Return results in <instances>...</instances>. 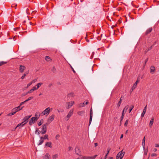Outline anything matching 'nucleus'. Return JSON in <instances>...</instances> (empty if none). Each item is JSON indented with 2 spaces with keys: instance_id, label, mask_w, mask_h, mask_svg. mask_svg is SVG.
<instances>
[{
  "instance_id": "obj_1",
  "label": "nucleus",
  "mask_w": 159,
  "mask_h": 159,
  "mask_svg": "<svg viewBox=\"0 0 159 159\" xmlns=\"http://www.w3.org/2000/svg\"><path fill=\"white\" fill-rule=\"evenodd\" d=\"M51 109L52 110V108L50 109L49 107H47L41 113V116H43L45 115H46L47 116L48 115Z\"/></svg>"
},
{
  "instance_id": "obj_2",
  "label": "nucleus",
  "mask_w": 159,
  "mask_h": 159,
  "mask_svg": "<svg viewBox=\"0 0 159 159\" xmlns=\"http://www.w3.org/2000/svg\"><path fill=\"white\" fill-rule=\"evenodd\" d=\"M48 125V123H46L42 126V130L41 131V133L42 134H44L46 133L47 128Z\"/></svg>"
},
{
  "instance_id": "obj_3",
  "label": "nucleus",
  "mask_w": 159,
  "mask_h": 159,
  "mask_svg": "<svg viewBox=\"0 0 159 159\" xmlns=\"http://www.w3.org/2000/svg\"><path fill=\"white\" fill-rule=\"evenodd\" d=\"M74 111V110L72 109L69 111L68 114L65 118V119L66 121H68L70 117L73 115Z\"/></svg>"
},
{
  "instance_id": "obj_4",
  "label": "nucleus",
  "mask_w": 159,
  "mask_h": 159,
  "mask_svg": "<svg viewBox=\"0 0 159 159\" xmlns=\"http://www.w3.org/2000/svg\"><path fill=\"white\" fill-rule=\"evenodd\" d=\"M125 154V152H123V150L119 152L117 155L116 159H122Z\"/></svg>"
},
{
  "instance_id": "obj_5",
  "label": "nucleus",
  "mask_w": 159,
  "mask_h": 159,
  "mask_svg": "<svg viewBox=\"0 0 159 159\" xmlns=\"http://www.w3.org/2000/svg\"><path fill=\"white\" fill-rule=\"evenodd\" d=\"M75 102L74 101H71L69 102H67L66 103V107L67 109H68L71 107L74 104Z\"/></svg>"
},
{
  "instance_id": "obj_6",
  "label": "nucleus",
  "mask_w": 159,
  "mask_h": 159,
  "mask_svg": "<svg viewBox=\"0 0 159 159\" xmlns=\"http://www.w3.org/2000/svg\"><path fill=\"white\" fill-rule=\"evenodd\" d=\"M55 115H52L51 116L49 117L48 118L47 123H48V125L52 121L54 118Z\"/></svg>"
},
{
  "instance_id": "obj_7",
  "label": "nucleus",
  "mask_w": 159,
  "mask_h": 159,
  "mask_svg": "<svg viewBox=\"0 0 159 159\" xmlns=\"http://www.w3.org/2000/svg\"><path fill=\"white\" fill-rule=\"evenodd\" d=\"M139 80L138 79L137 80L136 82L133 85L130 90V92H132L133 90L136 88L137 84L139 82Z\"/></svg>"
},
{
  "instance_id": "obj_8",
  "label": "nucleus",
  "mask_w": 159,
  "mask_h": 159,
  "mask_svg": "<svg viewBox=\"0 0 159 159\" xmlns=\"http://www.w3.org/2000/svg\"><path fill=\"white\" fill-rule=\"evenodd\" d=\"M97 155H95L93 157L83 156V159H95L97 156Z\"/></svg>"
},
{
  "instance_id": "obj_9",
  "label": "nucleus",
  "mask_w": 159,
  "mask_h": 159,
  "mask_svg": "<svg viewBox=\"0 0 159 159\" xmlns=\"http://www.w3.org/2000/svg\"><path fill=\"white\" fill-rule=\"evenodd\" d=\"M92 117H93V111L92 108L91 107L90 110V119H89V125H90L92 119Z\"/></svg>"
},
{
  "instance_id": "obj_10",
  "label": "nucleus",
  "mask_w": 159,
  "mask_h": 159,
  "mask_svg": "<svg viewBox=\"0 0 159 159\" xmlns=\"http://www.w3.org/2000/svg\"><path fill=\"white\" fill-rule=\"evenodd\" d=\"M31 115L25 116L23 119V122L26 124L28 122V120L31 117Z\"/></svg>"
},
{
  "instance_id": "obj_11",
  "label": "nucleus",
  "mask_w": 159,
  "mask_h": 159,
  "mask_svg": "<svg viewBox=\"0 0 159 159\" xmlns=\"http://www.w3.org/2000/svg\"><path fill=\"white\" fill-rule=\"evenodd\" d=\"M37 120H36V119L34 117H32L30 119V120L29 121V124L30 125H32L34 124L35 121H37Z\"/></svg>"
},
{
  "instance_id": "obj_12",
  "label": "nucleus",
  "mask_w": 159,
  "mask_h": 159,
  "mask_svg": "<svg viewBox=\"0 0 159 159\" xmlns=\"http://www.w3.org/2000/svg\"><path fill=\"white\" fill-rule=\"evenodd\" d=\"M40 115H41V113H40L38 111L36 112L35 115V117H34L36 119V120H38Z\"/></svg>"
},
{
  "instance_id": "obj_13",
  "label": "nucleus",
  "mask_w": 159,
  "mask_h": 159,
  "mask_svg": "<svg viewBox=\"0 0 159 159\" xmlns=\"http://www.w3.org/2000/svg\"><path fill=\"white\" fill-rule=\"evenodd\" d=\"M156 70L154 66H152L150 67V72L152 74H153L155 72Z\"/></svg>"
},
{
  "instance_id": "obj_14",
  "label": "nucleus",
  "mask_w": 159,
  "mask_h": 159,
  "mask_svg": "<svg viewBox=\"0 0 159 159\" xmlns=\"http://www.w3.org/2000/svg\"><path fill=\"white\" fill-rule=\"evenodd\" d=\"M25 124V123L23 122H22L20 123L15 128V129H16L18 127H19V128H20L21 127H23L24 125Z\"/></svg>"
},
{
  "instance_id": "obj_15",
  "label": "nucleus",
  "mask_w": 159,
  "mask_h": 159,
  "mask_svg": "<svg viewBox=\"0 0 159 159\" xmlns=\"http://www.w3.org/2000/svg\"><path fill=\"white\" fill-rule=\"evenodd\" d=\"M25 69V67L24 66L20 65V66L19 70L21 73H23L24 70Z\"/></svg>"
},
{
  "instance_id": "obj_16",
  "label": "nucleus",
  "mask_w": 159,
  "mask_h": 159,
  "mask_svg": "<svg viewBox=\"0 0 159 159\" xmlns=\"http://www.w3.org/2000/svg\"><path fill=\"white\" fill-rule=\"evenodd\" d=\"M23 107H24L23 106L20 108V106H19L18 107H16L13 108V110L16 111H17V112L20 110H21Z\"/></svg>"
},
{
  "instance_id": "obj_17",
  "label": "nucleus",
  "mask_w": 159,
  "mask_h": 159,
  "mask_svg": "<svg viewBox=\"0 0 159 159\" xmlns=\"http://www.w3.org/2000/svg\"><path fill=\"white\" fill-rule=\"evenodd\" d=\"M146 110H147V106H145L144 107V108L143 110V111L141 114V117L142 118H143V116L145 115V113L146 111Z\"/></svg>"
},
{
  "instance_id": "obj_18",
  "label": "nucleus",
  "mask_w": 159,
  "mask_h": 159,
  "mask_svg": "<svg viewBox=\"0 0 159 159\" xmlns=\"http://www.w3.org/2000/svg\"><path fill=\"white\" fill-rule=\"evenodd\" d=\"M37 90L35 86L33 87L32 88L27 92V93H32L34 90Z\"/></svg>"
},
{
  "instance_id": "obj_19",
  "label": "nucleus",
  "mask_w": 159,
  "mask_h": 159,
  "mask_svg": "<svg viewBox=\"0 0 159 159\" xmlns=\"http://www.w3.org/2000/svg\"><path fill=\"white\" fill-rule=\"evenodd\" d=\"M45 59L46 60V61L48 62H51L52 61V60L50 57L48 56H45Z\"/></svg>"
},
{
  "instance_id": "obj_20",
  "label": "nucleus",
  "mask_w": 159,
  "mask_h": 159,
  "mask_svg": "<svg viewBox=\"0 0 159 159\" xmlns=\"http://www.w3.org/2000/svg\"><path fill=\"white\" fill-rule=\"evenodd\" d=\"M123 98H124V96H121V98L120 99V101L117 104V105L118 107H119L120 106V104L121 103L122 100L123 99Z\"/></svg>"
},
{
  "instance_id": "obj_21",
  "label": "nucleus",
  "mask_w": 159,
  "mask_h": 159,
  "mask_svg": "<svg viewBox=\"0 0 159 159\" xmlns=\"http://www.w3.org/2000/svg\"><path fill=\"white\" fill-rule=\"evenodd\" d=\"M75 95L74 93L73 92H71L69 93L67 95V97L69 98H71L73 97Z\"/></svg>"
},
{
  "instance_id": "obj_22",
  "label": "nucleus",
  "mask_w": 159,
  "mask_h": 159,
  "mask_svg": "<svg viewBox=\"0 0 159 159\" xmlns=\"http://www.w3.org/2000/svg\"><path fill=\"white\" fill-rule=\"evenodd\" d=\"M75 152L77 155H79V153L80 152V149L79 147H76L75 149Z\"/></svg>"
},
{
  "instance_id": "obj_23",
  "label": "nucleus",
  "mask_w": 159,
  "mask_h": 159,
  "mask_svg": "<svg viewBox=\"0 0 159 159\" xmlns=\"http://www.w3.org/2000/svg\"><path fill=\"white\" fill-rule=\"evenodd\" d=\"M145 137H144L142 140V145L143 149H145Z\"/></svg>"
},
{
  "instance_id": "obj_24",
  "label": "nucleus",
  "mask_w": 159,
  "mask_h": 159,
  "mask_svg": "<svg viewBox=\"0 0 159 159\" xmlns=\"http://www.w3.org/2000/svg\"><path fill=\"white\" fill-rule=\"evenodd\" d=\"M152 30V28H150L148 29L145 32V34L146 35H147L148 34H149L150 33Z\"/></svg>"
},
{
  "instance_id": "obj_25",
  "label": "nucleus",
  "mask_w": 159,
  "mask_h": 159,
  "mask_svg": "<svg viewBox=\"0 0 159 159\" xmlns=\"http://www.w3.org/2000/svg\"><path fill=\"white\" fill-rule=\"evenodd\" d=\"M110 150H111V148H107V154H106V155H105L104 157V159H106L108 153H109V152Z\"/></svg>"
},
{
  "instance_id": "obj_26",
  "label": "nucleus",
  "mask_w": 159,
  "mask_h": 159,
  "mask_svg": "<svg viewBox=\"0 0 159 159\" xmlns=\"http://www.w3.org/2000/svg\"><path fill=\"white\" fill-rule=\"evenodd\" d=\"M41 139L39 140V143L38 144V145H40L42 144L43 143V137H40Z\"/></svg>"
},
{
  "instance_id": "obj_27",
  "label": "nucleus",
  "mask_w": 159,
  "mask_h": 159,
  "mask_svg": "<svg viewBox=\"0 0 159 159\" xmlns=\"http://www.w3.org/2000/svg\"><path fill=\"white\" fill-rule=\"evenodd\" d=\"M84 111H79L77 112V114L79 116H83L84 114Z\"/></svg>"
},
{
  "instance_id": "obj_28",
  "label": "nucleus",
  "mask_w": 159,
  "mask_h": 159,
  "mask_svg": "<svg viewBox=\"0 0 159 159\" xmlns=\"http://www.w3.org/2000/svg\"><path fill=\"white\" fill-rule=\"evenodd\" d=\"M29 73V71L25 72L21 78V79H23L25 76Z\"/></svg>"
},
{
  "instance_id": "obj_29",
  "label": "nucleus",
  "mask_w": 159,
  "mask_h": 159,
  "mask_svg": "<svg viewBox=\"0 0 159 159\" xmlns=\"http://www.w3.org/2000/svg\"><path fill=\"white\" fill-rule=\"evenodd\" d=\"M154 120V118H152L150 121L149 123V126L150 127H151L152 126L153 124V123Z\"/></svg>"
},
{
  "instance_id": "obj_30",
  "label": "nucleus",
  "mask_w": 159,
  "mask_h": 159,
  "mask_svg": "<svg viewBox=\"0 0 159 159\" xmlns=\"http://www.w3.org/2000/svg\"><path fill=\"white\" fill-rule=\"evenodd\" d=\"M51 143L50 142H47L45 144V145L49 147L50 148H51L52 146H51Z\"/></svg>"
},
{
  "instance_id": "obj_31",
  "label": "nucleus",
  "mask_w": 159,
  "mask_h": 159,
  "mask_svg": "<svg viewBox=\"0 0 159 159\" xmlns=\"http://www.w3.org/2000/svg\"><path fill=\"white\" fill-rule=\"evenodd\" d=\"M43 84V83H39L36 84V86H37V87L36 88V89H37V90Z\"/></svg>"
},
{
  "instance_id": "obj_32",
  "label": "nucleus",
  "mask_w": 159,
  "mask_h": 159,
  "mask_svg": "<svg viewBox=\"0 0 159 159\" xmlns=\"http://www.w3.org/2000/svg\"><path fill=\"white\" fill-rule=\"evenodd\" d=\"M50 155L48 153H46L45 155V159H50Z\"/></svg>"
},
{
  "instance_id": "obj_33",
  "label": "nucleus",
  "mask_w": 159,
  "mask_h": 159,
  "mask_svg": "<svg viewBox=\"0 0 159 159\" xmlns=\"http://www.w3.org/2000/svg\"><path fill=\"white\" fill-rule=\"evenodd\" d=\"M7 63V61H1L0 62V66L3 65L5 64H6Z\"/></svg>"
},
{
  "instance_id": "obj_34",
  "label": "nucleus",
  "mask_w": 159,
  "mask_h": 159,
  "mask_svg": "<svg viewBox=\"0 0 159 159\" xmlns=\"http://www.w3.org/2000/svg\"><path fill=\"white\" fill-rule=\"evenodd\" d=\"M43 119H42L40 122L38 123V125L39 126H40L43 123Z\"/></svg>"
},
{
  "instance_id": "obj_35",
  "label": "nucleus",
  "mask_w": 159,
  "mask_h": 159,
  "mask_svg": "<svg viewBox=\"0 0 159 159\" xmlns=\"http://www.w3.org/2000/svg\"><path fill=\"white\" fill-rule=\"evenodd\" d=\"M84 102H84L81 103H80V104L79 105V107H84Z\"/></svg>"
},
{
  "instance_id": "obj_36",
  "label": "nucleus",
  "mask_w": 159,
  "mask_h": 159,
  "mask_svg": "<svg viewBox=\"0 0 159 159\" xmlns=\"http://www.w3.org/2000/svg\"><path fill=\"white\" fill-rule=\"evenodd\" d=\"M58 157V154H56L54 155H53L52 156V159H56Z\"/></svg>"
},
{
  "instance_id": "obj_37",
  "label": "nucleus",
  "mask_w": 159,
  "mask_h": 159,
  "mask_svg": "<svg viewBox=\"0 0 159 159\" xmlns=\"http://www.w3.org/2000/svg\"><path fill=\"white\" fill-rule=\"evenodd\" d=\"M33 98V97H29V98H28V99H27L25 101V102H26L29 101V100L32 99Z\"/></svg>"
},
{
  "instance_id": "obj_38",
  "label": "nucleus",
  "mask_w": 159,
  "mask_h": 159,
  "mask_svg": "<svg viewBox=\"0 0 159 159\" xmlns=\"http://www.w3.org/2000/svg\"><path fill=\"white\" fill-rule=\"evenodd\" d=\"M134 107V106L133 105H131L130 106V108L129 109V113H130L131 112L132 110V109Z\"/></svg>"
},
{
  "instance_id": "obj_39",
  "label": "nucleus",
  "mask_w": 159,
  "mask_h": 159,
  "mask_svg": "<svg viewBox=\"0 0 159 159\" xmlns=\"http://www.w3.org/2000/svg\"><path fill=\"white\" fill-rule=\"evenodd\" d=\"M128 108H129V106L128 105L125 107L124 108V109H123V110H124L125 111V112H126L127 111V110Z\"/></svg>"
},
{
  "instance_id": "obj_40",
  "label": "nucleus",
  "mask_w": 159,
  "mask_h": 159,
  "mask_svg": "<svg viewBox=\"0 0 159 159\" xmlns=\"http://www.w3.org/2000/svg\"><path fill=\"white\" fill-rule=\"evenodd\" d=\"M51 70L53 73H55V72H56V69L55 68V67L54 66H53L52 67Z\"/></svg>"
},
{
  "instance_id": "obj_41",
  "label": "nucleus",
  "mask_w": 159,
  "mask_h": 159,
  "mask_svg": "<svg viewBox=\"0 0 159 159\" xmlns=\"http://www.w3.org/2000/svg\"><path fill=\"white\" fill-rule=\"evenodd\" d=\"M48 135L47 134H45L44 135V137H43V139H47L48 140Z\"/></svg>"
},
{
  "instance_id": "obj_42",
  "label": "nucleus",
  "mask_w": 159,
  "mask_h": 159,
  "mask_svg": "<svg viewBox=\"0 0 159 159\" xmlns=\"http://www.w3.org/2000/svg\"><path fill=\"white\" fill-rule=\"evenodd\" d=\"M128 121H129V120H126V121H125L124 125V126H127V125H128Z\"/></svg>"
},
{
  "instance_id": "obj_43",
  "label": "nucleus",
  "mask_w": 159,
  "mask_h": 159,
  "mask_svg": "<svg viewBox=\"0 0 159 159\" xmlns=\"http://www.w3.org/2000/svg\"><path fill=\"white\" fill-rule=\"evenodd\" d=\"M15 114V112H12L11 113H9L8 115V116H11L12 115H14Z\"/></svg>"
},
{
  "instance_id": "obj_44",
  "label": "nucleus",
  "mask_w": 159,
  "mask_h": 159,
  "mask_svg": "<svg viewBox=\"0 0 159 159\" xmlns=\"http://www.w3.org/2000/svg\"><path fill=\"white\" fill-rule=\"evenodd\" d=\"M32 84V83L31 82L29 83L28 84H27L26 88H28L30 85H31Z\"/></svg>"
},
{
  "instance_id": "obj_45",
  "label": "nucleus",
  "mask_w": 159,
  "mask_h": 159,
  "mask_svg": "<svg viewBox=\"0 0 159 159\" xmlns=\"http://www.w3.org/2000/svg\"><path fill=\"white\" fill-rule=\"evenodd\" d=\"M37 79H34V80H33L31 82L32 84V83H34L35 82L37 81Z\"/></svg>"
},
{
  "instance_id": "obj_46",
  "label": "nucleus",
  "mask_w": 159,
  "mask_h": 159,
  "mask_svg": "<svg viewBox=\"0 0 159 159\" xmlns=\"http://www.w3.org/2000/svg\"><path fill=\"white\" fill-rule=\"evenodd\" d=\"M153 47V45H152L150 47L148 48L147 50L148 51H150L152 49V48Z\"/></svg>"
},
{
  "instance_id": "obj_47",
  "label": "nucleus",
  "mask_w": 159,
  "mask_h": 159,
  "mask_svg": "<svg viewBox=\"0 0 159 159\" xmlns=\"http://www.w3.org/2000/svg\"><path fill=\"white\" fill-rule=\"evenodd\" d=\"M147 152H148V149H146L145 151H144V155H146L147 154Z\"/></svg>"
},
{
  "instance_id": "obj_48",
  "label": "nucleus",
  "mask_w": 159,
  "mask_h": 159,
  "mask_svg": "<svg viewBox=\"0 0 159 159\" xmlns=\"http://www.w3.org/2000/svg\"><path fill=\"white\" fill-rule=\"evenodd\" d=\"M59 137L60 135L59 134H57L55 138L56 140H57Z\"/></svg>"
},
{
  "instance_id": "obj_49",
  "label": "nucleus",
  "mask_w": 159,
  "mask_h": 159,
  "mask_svg": "<svg viewBox=\"0 0 159 159\" xmlns=\"http://www.w3.org/2000/svg\"><path fill=\"white\" fill-rule=\"evenodd\" d=\"M25 102H25V101H24L23 102H21V103H20L19 106H20V107L21 106H22V105L24 104Z\"/></svg>"
},
{
  "instance_id": "obj_50",
  "label": "nucleus",
  "mask_w": 159,
  "mask_h": 159,
  "mask_svg": "<svg viewBox=\"0 0 159 159\" xmlns=\"http://www.w3.org/2000/svg\"><path fill=\"white\" fill-rule=\"evenodd\" d=\"M83 156H80V157H78L76 159H83Z\"/></svg>"
},
{
  "instance_id": "obj_51",
  "label": "nucleus",
  "mask_w": 159,
  "mask_h": 159,
  "mask_svg": "<svg viewBox=\"0 0 159 159\" xmlns=\"http://www.w3.org/2000/svg\"><path fill=\"white\" fill-rule=\"evenodd\" d=\"M124 116H122V115H121V117H120V121H122L123 120V118H124Z\"/></svg>"
},
{
  "instance_id": "obj_52",
  "label": "nucleus",
  "mask_w": 159,
  "mask_h": 159,
  "mask_svg": "<svg viewBox=\"0 0 159 159\" xmlns=\"http://www.w3.org/2000/svg\"><path fill=\"white\" fill-rule=\"evenodd\" d=\"M57 111H58V112L59 113L60 112H62L63 111V110H61V111H60L59 110H57Z\"/></svg>"
},
{
  "instance_id": "obj_53",
  "label": "nucleus",
  "mask_w": 159,
  "mask_h": 159,
  "mask_svg": "<svg viewBox=\"0 0 159 159\" xmlns=\"http://www.w3.org/2000/svg\"><path fill=\"white\" fill-rule=\"evenodd\" d=\"M151 156L152 157L156 156H157V154H155V153H152V154Z\"/></svg>"
},
{
  "instance_id": "obj_54",
  "label": "nucleus",
  "mask_w": 159,
  "mask_h": 159,
  "mask_svg": "<svg viewBox=\"0 0 159 159\" xmlns=\"http://www.w3.org/2000/svg\"><path fill=\"white\" fill-rule=\"evenodd\" d=\"M20 28V27H17V28H15L14 29V30L15 31H16L17 30L19 29Z\"/></svg>"
},
{
  "instance_id": "obj_55",
  "label": "nucleus",
  "mask_w": 159,
  "mask_h": 159,
  "mask_svg": "<svg viewBox=\"0 0 159 159\" xmlns=\"http://www.w3.org/2000/svg\"><path fill=\"white\" fill-rule=\"evenodd\" d=\"M125 114V111L123 110L122 112V115L124 116Z\"/></svg>"
},
{
  "instance_id": "obj_56",
  "label": "nucleus",
  "mask_w": 159,
  "mask_h": 159,
  "mask_svg": "<svg viewBox=\"0 0 159 159\" xmlns=\"http://www.w3.org/2000/svg\"><path fill=\"white\" fill-rule=\"evenodd\" d=\"M52 83H51L49 84L48 87H50L52 86Z\"/></svg>"
},
{
  "instance_id": "obj_57",
  "label": "nucleus",
  "mask_w": 159,
  "mask_h": 159,
  "mask_svg": "<svg viewBox=\"0 0 159 159\" xmlns=\"http://www.w3.org/2000/svg\"><path fill=\"white\" fill-rule=\"evenodd\" d=\"M155 147H159V144H156Z\"/></svg>"
},
{
  "instance_id": "obj_58",
  "label": "nucleus",
  "mask_w": 159,
  "mask_h": 159,
  "mask_svg": "<svg viewBox=\"0 0 159 159\" xmlns=\"http://www.w3.org/2000/svg\"><path fill=\"white\" fill-rule=\"evenodd\" d=\"M69 150H70L72 149V148L71 147H69L68 148Z\"/></svg>"
},
{
  "instance_id": "obj_59",
  "label": "nucleus",
  "mask_w": 159,
  "mask_h": 159,
  "mask_svg": "<svg viewBox=\"0 0 159 159\" xmlns=\"http://www.w3.org/2000/svg\"><path fill=\"white\" fill-rule=\"evenodd\" d=\"M38 130H39V129L38 128H36V130L35 131V134H36L37 132H38Z\"/></svg>"
},
{
  "instance_id": "obj_60",
  "label": "nucleus",
  "mask_w": 159,
  "mask_h": 159,
  "mask_svg": "<svg viewBox=\"0 0 159 159\" xmlns=\"http://www.w3.org/2000/svg\"><path fill=\"white\" fill-rule=\"evenodd\" d=\"M94 145L95 147H96L98 145V143H95Z\"/></svg>"
},
{
  "instance_id": "obj_61",
  "label": "nucleus",
  "mask_w": 159,
  "mask_h": 159,
  "mask_svg": "<svg viewBox=\"0 0 159 159\" xmlns=\"http://www.w3.org/2000/svg\"><path fill=\"white\" fill-rule=\"evenodd\" d=\"M85 39H86V41L87 42H89V40L87 39V37H85Z\"/></svg>"
},
{
  "instance_id": "obj_62",
  "label": "nucleus",
  "mask_w": 159,
  "mask_h": 159,
  "mask_svg": "<svg viewBox=\"0 0 159 159\" xmlns=\"http://www.w3.org/2000/svg\"><path fill=\"white\" fill-rule=\"evenodd\" d=\"M123 137V134H121L120 137V139H121Z\"/></svg>"
},
{
  "instance_id": "obj_63",
  "label": "nucleus",
  "mask_w": 159,
  "mask_h": 159,
  "mask_svg": "<svg viewBox=\"0 0 159 159\" xmlns=\"http://www.w3.org/2000/svg\"><path fill=\"white\" fill-rule=\"evenodd\" d=\"M148 61V59L147 58V59H146L145 60V64L146 63V62H147Z\"/></svg>"
},
{
  "instance_id": "obj_64",
  "label": "nucleus",
  "mask_w": 159,
  "mask_h": 159,
  "mask_svg": "<svg viewBox=\"0 0 159 159\" xmlns=\"http://www.w3.org/2000/svg\"><path fill=\"white\" fill-rule=\"evenodd\" d=\"M148 50H146L144 51V52H145V53L146 54V53L148 52Z\"/></svg>"
}]
</instances>
